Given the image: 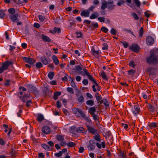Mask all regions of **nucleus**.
Listing matches in <instances>:
<instances>
[{
  "label": "nucleus",
  "mask_w": 158,
  "mask_h": 158,
  "mask_svg": "<svg viewBox=\"0 0 158 158\" xmlns=\"http://www.w3.org/2000/svg\"><path fill=\"white\" fill-rule=\"evenodd\" d=\"M9 16L11 20L14 23L19 21L18 18V15L17 13H15L14 15H9Z\"/></svg>",
  "instance_id": "obj_8"
},
{
  "label": "nucleus",
  "mask_w": 158,
  "mask_h": 158,
  "mask_svg": "<svg viewBox=\"0 0 158 158\" xmlns=\"http://www.w3.org/2000/svg\"><path fill=\"white\" fill-rule=\"evenodd\" d=\"M42 37L43 40L46 42H49L51 41V39L45 35H42Z\"/></svg>",
  "instance_id": "obj_18"
},
{
  "label": "nucleus",
  "mask_w": 158,
  "mask_h": 158,
  "mask_svg": "<svg viewBox=\"0 0 158 158\" xmlns=\"http://www.w3.org/2000/svg\"><path fill=\"white\" fill-rule=\"evenodd\" d=\"M56 139L59 141H62L64 140V136L60 135H57L56 137Z\"/></svg>",
  "instance_id": "obj_25"
},
{
  "label": "nucleus",
  "mask_w": 158,
  "mask_h": 158,
  "mask_svg": "<svg viewBox=\"0 0 158 158\" xmlns=\"http://www.w3.org/2000/svg\"><path fill=\"white\" fill-rule=\"evenodd\" d=\"M84 148L83 147H80L79 148L78 152L80 153H82L84 151Z\"/></svg>",
  "instance_id": "obj_61"
},
{
  "label": "nucleus",
  "mask_w": 158,
  "mask_h": 158,
  "mask_svg": "<svg viewBox=\"0 0 158 158\" xmlns=\"http://www.w3.org/2000/svg\"><path fill=\"white\" fill-rule=\"evenodd\" d=\"M150 56L147 59V62L149 64H155L157 63L158 61V48L157 50H151Z\"/></svg>",
  "instance_id": "obj_1"
},
{
  "label": "nucleus",
  "mask_w": 158,
  "mask_h": 158,
  "mask_svg": "<svg viewBox=\"0 0 158 158\" xmlns=\"http://www.w3.org/2000/svg\"><path fill=\"white\" fill-rule=\"evenodd\" d=\"M66 89L68 92L70 93L71 94H73L74 93L73 89L72 88L68 87Z\"/></svg>",
  "instance_id": "obj_46"
},
{
  "label": "nucleus",
  "mask_w": 158,
  "mask_h": 158,
  "mask_svg": "<svg viewBox=\"0 0 158 158\" xmlns=\"http://www.w3.org/2000/svg\"><path fill=\"white\" fill-rule=\"evenodd\" d=\"M94 101L93 100H88L86 102V104L87 105L92 106L94 105Z\"/></svg>",
  "instance_id": "obj_35"
},
{
  "label": "nucleus",
  "mask_w": 158,
  "mask_h": 158,
  "mask_svg": "<svg viewBox=\"0 0 158 158\" xmlns=\"http://www.w3.org/2000/svg\"><path fill=\"white\" fill-rule=\"evenodd\" d=\"M42 131L43 133L48 134L50 133L51 129L48 126H45L42 128Z\"/></svg>",
  "instance_id": "obj_13"
},
{
  "label": "nucleus",
  "mask_w": 158,
  "mask_h": 158,
  "mask_svg": "<svg viewBox=\"0 0 158 158\" xmlns=\"http://www.w3.org/2000/svg\"><path fill=\"white\" fill-rule=\"evenodd\" d=\"M13 63L9 61H6L2 64V66L0 68V73H2L3 71L7 70L10 65H12Z\"/></svg>",
  "instance_id": "obj_3"
},
{
  "label": "nucleus",
  "mask_w": 158,
  "mask_h": 158,
  "mask_svg": "<svg viewBox=\"0 0 158 158\" xmlns=\"http://www.w3.org/2000/svg\"><path fill=\"white\" fill-rule=\"evenodd\" d=\"M123 30L126 31V32H127L128 33H131L132 35H134H134L133 34V33L130 30V29H127V28H124L123 29Z\"/></svg>",
  "instance_id": "obj_54"
},
{
  "label": "nucleus",
  "mask_w": 158,
  "mask_h": 158,
  "mask_svg": "<svg viewBox=\"0 0 158 158\" xmlns=\"http://www.w3.org/2000/svg\"><path fill=\"white\" fill-rule=\"evenodd\" d=\"M54 31L55 32H57L58 33H59L60 32V29L59 28H57L56 27L54 28Z\"/></svg>",
  "instance_id": "obj_57"
},
{
  "label": "nucleus",
  "mask_w": 158,
  "mask_h": 158,
  "mask_svg": "<svg viewBox=\"0 0 158 158\" xmlns=\"http://www.w3.org/2000/svg\"><path fill=\"white\" fill-rule=\"evenodd\" d=\"M48 92V90L47 88L45 87L43 89V93L45 95H47Z\"/></svg>",
  "instance_id": "obj_50"
},
{
  "label": "nucleus",
  "mask_w": 158,
  "mask_h": 158,
  "mask_svg": "<svg viewBox=\"0 0 158 158\" xmlns=\"http://www.w3.org/2000/svg\"><path fill=\"white\" fill-rule=\"evenodd\" d=\"M52 59L53 63L56 65H57L59 64V62L56 56L54 55L52 56Z\"/></svg>",
  "instance_id": "obj_19"
},
{
  "label": "nucleus",
  "mask_w": 158,
  "mask_h": 158,
  "mask_svg": "<svg viewBox=\"0 0 158 158\" xmlns=\"http://www.w3.org/2000/svg\"><path fill=\"white\" fill-rule=\"evenodd\" d=\"M70 79L72 80L70 82V83L72 87H73V88H76V85L73 81V80L72 79L71 77H70Z\"/></svg>",
  "instance_id": "obj_47"
},
{
  "label": "nucleus",
  "mask_w": 158,
  "mask_h": 158,
  "mask_svg": "<svg viewBox=\"0 0 158 158\" xmlns=\"http://www.w3.org/2000/svg\"><path fill=\"white\" fill-rule=\"evenodd\" d=\"M42 64L40 62H37L36 64V66L38 68H40L42 67Z\"/></svg>",
  "instance_id": "obj_51"
},
{
  "label": "nucleus",
  "mask_w": 158,
  "mask_h": 158,
  "mask_svg": "<svg viewBox=\"0 0 158 158\" xmlns=\"http://www.w3.org/2000/svg\"><path fill=\"white\" fill-rule=\"evenodd\" d=\"M131 15L133 18L136 20H138L139 19L138 15L135 13H132Z\"/></svg>",
  "instance_id": "obj_49"
},
{
  "label": "nucleus",
  "mask_w": 158,
  "mask_h": 158,
  "mask_svg": "<svg viewBox=\"0 0 158 158\" xmlns=\"http://www.w3.org/2000/svg\"><path fill=\"white\" fill-rule=\"evenodd\" d=\"M83 70L85 72V76H87L88 79L91 81H92L94 83V81H96V80L93 78L92 76L89 74L87 70L86 69V68L84 69Z\"/></svg>",
  "instance_id": "obj_11"
},
{
  "label": "nucleus",
  "mask_w": 158,
  "mask_h": 158,
  "mask_svg": "<svg viewBox=\"0 0 158 158\" xmlns=\"http://www.w3.org/2000/svg\"><path fill=\"white\" fill-rule=\"evenodd\" d=\"M42 146L45 150H50V148L49 146L45 144H42Z\"/></svg>",
  "instance_id": "obj_43"
},
{
  "label": "nucleus",
  "mask_w": 158,
  "mask_h": 158,
  "mask_svg": "<svg viewBox=\"0 0 158 158\" xmlns=\"http://www.w3.org/2000/svg\"><path fill=\"white\" fill-rule=\"evenodd\" d=\"M96 144L97 147L99 149L101 148L102 146L103 148H104L105 147V142H102L101 144L98 143H97Z\"/></svg>",
  "instance_id": "obj_24"
},
{
  "label": "nucleus",
  "mask_w": 158,
  "mask_h": 158,
  "mask_svg": "<svg viewBox=\"0 0 158 158\" xmlns=\"http://www.w3.org/2000/svg\"><path fill=\"white\" fill-rule=\"evenodd\" d=\"M76 95L78 102L83 103L84 101V99L81 92L80 91H78L76 93Z\"/></svg>",
  "instance_id": "obj_7"
},
{
  "label": "nucleus",
  "mask_w": 158,
  "mask_h": 158,
  "mask_svg": "<svg viewBox=\"0 0 158 158\" xmlns=\"http://www.w3.org/2000/svg\"><path fill=\"white\" fill-rule=\"evenodd\" d=\"M103 45L104 46L102 47V49L104 50H107L108 49V46L107 44L105 43Z\"/></svg>",
  "instance_id": "obj_55"
},
{
  "label": "nucleus",
  "mask_w": 158,
  "mask_h": 158,
  "mask_svg": "<svg viewBox=\"0 0 158 158\" xmlns=\"http://www.w3.org/2000/svg\"><path fill=\"white\" fill-rule=\"evenodd\" d=\"M91 52L96 57L98 56L99 55V52L98 51H95L94 49H92Z\"/></svg>",
  "instance_id": "obj_33"
},
{
  "label": "nucleus",
  "mask_w": 158,
  "mask_h": 158,
  "mask_svg": "<svg viewBox=\"0 0 158 158\" xmlns=\"http://www.w3.org/2000/svg\"><path fill=\"white\" fill-rule=\"evenodd\" d=\"M98 16V13L97 12H95L93 14L89 17L90 19H94L97 18Z\"/></svg>",
  "instance_id": "obj_29"
},
{
  "label": "nucleus",
  "mask_w": 158,
  "mask_h": 158,
  "mask_svg": "<svg viewBox=\"0 0 158 158\" xmlns=\"http://www.w3.org/2000/svg\"><path fill=\"white\" fill-rule=\"evenodd\" d=\"M8 11L9 13V15H14L15 14V10L14 8H10L8 9Z\"/></svg>",
  "instance_id": "obj_37"
},
{
  "label": "nucleus",
  "mask_w": 158,
  "mask_h": 158,
  "mask_svg": "<svg viewBox=\"0 0 158 158\" xmlns=\"http://www.w3.org/2000/svg\"><path fill=\"white\" fill-rule=\"evenodd\" d=\"M89 11L87 10L85 11L83 10L81 12V16H84L85 17H88L89 16Z\"/></svg>",
  "instance_id": "obj_21"
},
{
  "label": "nucleus",
  "mask_w": 158,
  "mask_h": 158,
  "mask_svg": "<svg viewBox=\"0 0 158 158\" xmlns=\"http://www.w3.org/2000/svg\"><path fill=\"white\" fill-rule=\"evenodd\" d=\"M154 39L152 36H149L147 37L146 39V42L148 45H152L154 43Z\"/></svg>",
  "instance_id": "obj_10"
},
{
  "label": "nucleus",
  "mask_w": 158,
  "mask_h": 158,
  "mask_svg": "<svg viewBox=\"0 0 158 158\" xmlns=\"http://www.w3.org/2000/svg\"><path fill=\"white\" fill-rule=\"evenodd\" d=\"M72 111L73 113L75 114H77L78 112L79 113L81 114L82 117L84 118L87 122L89 123L90 121H91L90 119L86 116L83 111L80 109L73 108Z\"/></svg>",
  "instance_id": "obj_2"
},
{
  "label": "nucleus",
  "mask_w": 158,
  "mask_h": 158,
  "mask_svg": "<svg viewBox=\"0 0 158 158\" xmlns=\"http://www.w3.org/2000/svg\"><path fill=\"white\" fill-rule=\"evenodd\" d=\"M129 65L130 66L132 67V68H134L135 66V64L133 61H131L129 64Z\"/></svg>",
  "instance_id": "obj_60"
},
{
  "label": "nucleus",
  "mask_w": 158,
  "mask_h": 158,
  "mask_svg": "<svg viewBox=\"0 0 158 158\" xmlns=\"http://www.w3.org/2000/svg\"><path fill=\"white\" fill-rule=\"evenodd\" d=\"M5 11L2 10H0V18L2 19L5 15Z\"/></svg>",
  "instance_id": "obj_45"
},
{
  "label": "nucleus",
  "mask_w": 158,
  "mask_h": 158,
  "mask_svg": "<svg viewBox=\"0 0 158 158\" xmlns=\"http://www.w3.org/2000/svg\"><path fill=\"white\" fill-rule=\"evenodd\" d=\"M125 2L123 0H119L118 1L117 4L118 6H120L124 4Z\"/></svg>",
  "instance_id": "obj_39"
},
{
  "label": "nucleus",
  "mask_w": 158,
  "mask_h": 158,
  "mask_svg": "<svg viewBox=\"0 0 158 158\" xmlns=\"http://www.w3.org/2000/svg\"><path fill=\"white\" fill-rule=\"evenodd\" d=\"M148 126L152 128H155L156 127V123L153 122L150 123Z\"/></svg>",
  "instance_id": "obj_44"
},
{
  "label": "nucleus",
  "mask_w": 158,
  "mask_h": 158,
  "mask_svg": "<svg viewBox=\"0 0 158 158\" xmlns=\"http://www.w3.org/2000/svg\"><path fill=\"white\" fill-rule=\"evenodd\" d=\"M101 75L103 79H104L105 80H108L107 77L104 71H101Z\"/></svg>",
  "instance_id": "obj_34"
},
{
  "label": "nucleus",
  "mask_w": 158,
  "mask_h": 158,
  "mask_svg": "<svg viewBox=\"0 0 158 158\" xmlns=\"http://www.w3.org/2000/svg\"><path fill=\"white\" fill-rule=\"evenodd\" d=\"M38 17L40 21L41 22H43L45 19V17L41 15H39Z\"/></svg>",
  "instance_id": "obj_40"
},
{
  "label": "nucleus",
  "mask_w": 158,
  "mask_h": 158,
  "mask_svg": "<svg viewBox=\"0 0 158 158\" xmlns=\"http://www.w3.org/2000/svg\"><path fill=\"white\" fill-rule=\"evenodd\" d=\"M61 92H56L54 93L53 98L55 100H57L58 98V97L61 95Z\"/></svg>",
  "instance_id": "obj_23"
},
{
  "label": "nucleus",
  "mask_w": 158,
  "mask_h": 158,
  "mask_svg": "<svg viewBox=\"0 0 158 158\" xmlns=\"http://www.w3.org/2000/svg\"><path fill=\"white\" fill-rule=\"evenodd\" d=\"M41 60L44 64L47 65L48 63L47 58L46 56L41 57Z\"/></svg>",
  "instance_id": "obj_22"
},
{
  "label": "nucleus",
  "mask_w": 158,
  "mask_h": 158,
  "mask_svg": "<svg viewBox=\"0 0 158 158\" xmlns=\"http://www.w3.org/2000/svg\"><path fill=\"white\" fill-rule=\"evenodd\" d=\"M112 4H108V9L109 10H112L114 9L116 6L115 5Z\"/></svg>",
  "instance_id": "obj_30"
},
{
  "label": "nucleus",
  "mask_w": 158,
  "mask_h": 158,
  "mask_svg": "<svg viewBox=\"0 0 158 158\" xmlns=\"http://www.w3.org/2000/svg\"><path fill=\"white\" fill-rule=\"evenodd\" d=\"M61 105L60 102L58 100L56 102V107L58 108H60L61 107Z\"/></svg>",
  "instance_id": "obj_58"
},
{
  "label": "nucleus",
  "mask_w": 158,
  "mask_h": 158,
  "mask_svg": "<svg viewBox=\"0 0 158 158\" xmlns=\"http://www.w3.org/2000/svg\"><path fill=\"white\" fill-rule=\"evenodd\" d=\"M143 34V27H141L139 31V37L140 38L142 37Z\"/></svg>",
  "instance_id": "obj_38"
},
{
  "label": "nucleus",
  "mask_w": 158,
  "mask_h": 158,
  "mask_svg": "<svg viewBox=\"0 0 158 158\" xmlns=\"http://www.w3.org/2000/svg\"><path fill=\"white\" fill-rule=\"evenodd\" d=\"M82 83L85 85H87L88 84V81L87 79H84L82 81Z\"/></svg>",
  "instance_id": "obj_59"
},
{
  "label": "nucleus",
  "mask_w": 158,
  "mask_h": 158,
  "mask_svg": "<svg viewBox=\"0 0 158 158\" xmlns=\"http://www.w3.org/2000/svg\"><path fill=\"white\" fill-rule=\"evenodd\" d=\"M15 3L17 4H20L23 2L27 3L28 2V0H14Z\"/></svg>",
  "instance_id": "obj_26"
},
{
  "label": "nucleus",
  "mask_w": 158,
  "mask_h": 158,
  "mask_svg": "<svg viewBox=\"0 0 158 158\" xmlns=\"http://www.w3.org/2000/svg\"><path fill=\"white\" fill-rule=\"evenodd\" d=\"M110 32L111 34L113 35H115L116 34V30L114 28H112Z\"/></svg>",
  "instance_id": "obj_56"
},
{
  "label": "nucleus",
  "mask_w": 158,
  "mask_h": 158,
  "mask_svg": "<svg viewBox=\"0 0 158 158\" xmlns=\"http://www.w3.org/2000/svg\"><path fill=\"white\" fill-rule=\"evenodd\" d=\"M133 2L135 5L136 6L139 7L141 3L139 0H133Z\"/></svg>",
  "instance_id": "obj_36"
},
{
  "label": "nucleus",
  "mask_w": 158,
  "mask_h": 158,
  "mask_svg": "<svg viewBox=\"0 0 158 158\" xmlns=\"http://www.w3.org/2000/svg\"><path fill=\"white\" fill-rule=\"evenodd\" d=\"M95 97L96 98L97 102L102 100V97L101 95H99V93H96L95 95Z\"/></svg>",
  "instance_id": "obj_28"
},
{
  "label": "nucleus",
  "mask_w": 158,
  "mask_h": 158,
  "mask_svg": "<svg viewBox=\"0 0 158 158\" xmlns=\"http://www.w3.org/2000/svg\"><path fill=\"white\" fill-rule=\"evenodd\" d=\"M67 146L70 147H73L75 145V143L73 142L70 141L67 144Z\"/></svg>",
  "instance_id": "obj_42"
},
{
  "label": "nucleus",
  "mask_w": 158,
  "mask_h": 158,
  "mask_svg": "<svg viewBox=\"0 0 158 158\" xmlns=\"http://www.w3.org/2000/svg\"><path fill=\"white\" fill-rule=\"evenodd\" d=\"M103 103L105 106L106 107H108L109 106L108 102L106 100L104 101Z\"/></svg>",
  "instance_id": "obj_62"
},
{
  "label": "nucleus",
  "mask_w": 158,
  "mask_h": 158,
  "mask_svg": "<svg viewBox=\"0 0 158 158\" xmlns=\"http://www.w3.org/2000/svg\"><path fill=\"white\" fill-rule=\"evenodd\" d=\"M132 111L135 115L138 114L140 111V108L139 105L136 104L134 105V108L132 110Z\"/></svg>",
  "instance_id": "obj_9"
},
{
  "label": "nucleus",
  "mask_w": 158,
  "mask_h": 158,
  "mask_svg": "<svg viewBox=\"0 0 158 158\" xmlns=\"http://www.w3.org/2000/svg\"><path fill=\"white\" fill-rule=\"evenodd\" d=\"M135 73V71L133 69H131L128 71V74L131 75L133 76Z\"/></svg>",
  "instance_id": "obj_52"
},
{
  "label": "nucleus",
  "mask_w": 158,
  "mask_h": 158,
  "mask_svg": "<svg viewBox=\"0 0 158 158\" xmlns=\"http://www.w3.org/2000/svg\"><path fill=\"white\" fill-rule=\"evenodd\" d=\"M114 1L111 0H109L107 2L103 0L101 3V9L102 10H104L108 7V4H112L114 3Z\"/></svg>",
  "instance_id": "obj_5"
},
{
  "label": "nucleus",
  "mask_w": 158,
  "mask_h": 158,
  "mask_svg": "<svg viewBox=\"0 0 158 158\" xmlns=\"http://www.w3.org/2000/svg\"><path fill=\"white\" fill-rule=\"evenodd\" d=\"M18 96L23 102H25L28 98H30L31 95L30 94H25L23 97L20 96L19 95Z\"/></svg>",
  "instance_id": "obj_16"
},
{
  "label": "nucleus",
  "mask_w": 158,
  "mask_h": 158,
  "mask_svg": "<svg viewBox=\"0 0 158 158\" xmlns=\"http://www.w3.org/2000/svg\"><path fill=\"white\" fill-rule=\"evenodd\" d=\"M44 118L43 115L42 114H40L37 117V120L39 122H41L44 120Z\"/></svg>",
  "instance_id": "obj_31"
},
{
  "label": "nucleus",
  "mask_w": 158,
  "mask_h": 158,
  "mask_svg": "<svg viewBox=\"0 0 158 158\" xmlns=\"http://www.w3.org/2000/svg\"><path fill=\"white\" fill-rule=\"evenodd\" d=\"M154 69L151 67H148L147 69V71L149 73H151L152 70H153Z\"/></svg>",
  "instance_id": "obj_64"
},
{
  "label": "nucleus",
  "mask_w": 158,
  "mask_h": 158,
  "mask_svg": "<svg viewBox=\"0 0 158 158\" xmlns=\"http://www.w3.org/2000/svg\"><path fill=\"white\" fill-rule=\"evenodd\" d=\"M98 20L100 22H104L105 18L103 17H99L98 18Z\"/></svg>",
  "instance_id": "obj_53"
},
{
  "label": "nucleus",
  "mask_w": 158,
  "mask_h": 158,
  "mask_svg": "<svg viewBox=\"0 0 158 158\" xmlns=\"http://www.w3.org/2000/svg\"><path fill=\"white\" fill-rule=\"evenodd\" d=\"M101 30L105 33H106L108 31V29L105 27H102Z\"/></svg>",
  "instance_id": "obj_48"
},
{
  "label": "nucleus",
  "mask_w": 158,
  "mask_h": 158,
  "mask_svg": "<svg viewBox=\"0 0 158 158\" xmlns=\"http://www.w3.org/2000/svg\"><path fill=\"white\" fill-rule=\"evenodd\" d=\"M76 131L78 133H85L86 132L85 129L82 127H80L77 128Z\"/></svg>",
  "instance_id": "obj_17"
},
{
  "label": "nucleus",
  "mask_w": 158,
  "mask_h": 158,
  "mask_svg": "<svg viewBox=\"0 0 158 158\" xmlns=\"http://www.w3.org/2000/svg\"><path fill=\"white\" fill-rule=\"evenodd\" d=\"M86 127L88 132L93 135H95L98 132V131L93 126H91L89 125H87Z\"/></svg>",
  "instance_id": "obj_4"
},
{
  "label": "nucleus",
  "mask_w": 158,
  "mask_h": 158,
  "mask_svg": "<svg viewBox=\"0 0 158 158\" xmlns=\"http://www.w3.org/2000/svg\"><path fill=\"white\" fill-rule=\"evenodd\" d=\"M130 49L133 51L137 52L139 49V46L137 44H133L130 47Z\"/></svg>",
  "instance_id": "obj_12"
},
{
  "label": "nucleus",
  "mask_w": 158,
  "mask_h": 158,
  "mask_svg": "<svg viewBox=\"0 0 158 158\" xmlns=\"http://www.w3.org/2000/svg\"><path fill=\"white\" fill-rule=\"evenodd\" d=\"M93 138L96 141L100 142L101 141V137L100 135L98 134H96L95 135L93 136Z\"/></svg>",
  "instance_id": "obj_20"
},
{
  "label": "nucleus",
  "mask_w": 158,
  "mask_h": 158,
  "mask_svg": "<svg viewBox=\"0 0 158 158\" xmlns=\"http://www.w3.org/2000/svg\"><path fill=\"white\" fill-rule=\"evenodd\" d=\"M75 68L76 71L79 73V74H81L84 76H85V72L82 71V69L80 65H77L75 66Z\"/></svg>",
  "instance_id": "obj_15"
},
{
  "label": "nucleus",
  "mask_w": 158,
  "mask_h": 158,
  "mask_svg": "<svg viewBox=\"0 0 158 158\" xmlns=\"http://www.w3.org/2000/svg\"><path fill=\"white\" fill-rule=\"evenodd\" d=\"M24 60L27 63L30 64H33L35 62V60L33 58L27 57H24Z\"/></svg>",
  "instance_id": "obj_14"
},
{
  "label": "nucleus",
  "mask_w": 158,
  "mask_h": 158,
  "mask_svg": "<svg viewBox=\"0 0 158 158\" xmlns=\"http://www.w3.org/2000/svg\"><path fill=\"white\" fill-rule=\"evenodd\" d=\"M54 73L53 72H49L48 74V78L52 80L53 79V78L54 76Z\"/></svg>",
  "instance_id": "obj_41"
},
{
  "label": "nucleus",
  "mask_w": 158,
  "mask_h": 158,
  "mask_svg": "<svg viewBox=\"0 0 158 158\" xmlns=\"http://www.w3.org/2000/svg\"><path fill=\"white\" fill-rule=\"evenodd\" d=\"M10 153L12 157H15V155L17 153L16 151L14 150L13 148H12L10 150Z\"/></svg>",
  "instance_id": "obj_32"
},
{
  "label": "nucleus",
  "mask_w": 158,
  "mask_h": 158,
  "mask_svg": "<svg viewBox=\"0 0 158 158\" xmlns=\"http://www.w3.org/2000/svg\"><path fill=\"white\" fill-rule=\"evenodd\" d=\"M96 111V109L95 106H93L90 108L89 109V113L91 115L94 114L95 112Z\"/></svg>",
  "instance_id": "obj_27"
},
{
  "label": "nucleus",
  "mask_w": 158,
  "mask_h": 158,
  "mask_svg": "<svg viewBox=\"0 0 158 158\" xmlns=\"http://www.w3.org/2000/svg\"><path fill=\"white\" fill-rule=\"evenodd\" d=\"M96 143L93 140H90L89 142V144L87 148L89 151L94 150L95 148Z\"/></svg>",
  "instance_id": "obj_6"
},
{
  "label": "nucleus",
  "mask_w": 158,
  "mask_h": 158,
  "mask_svg": "<svg viewBox=\"0 0 158 158\" xmlns=\"http://www.w3.org/2000/svg\"><path fill=\"white\" fill-rule=\"evenodd\" d=\"M122 43L123 44V46L125 48H127L128 46V44L127 43L125 42H122Z\"/></svg>",
  "instance_id": "obj_63"
}]
</instances>
